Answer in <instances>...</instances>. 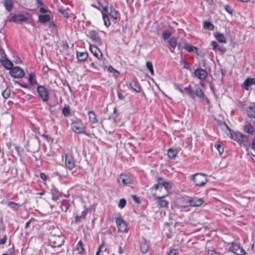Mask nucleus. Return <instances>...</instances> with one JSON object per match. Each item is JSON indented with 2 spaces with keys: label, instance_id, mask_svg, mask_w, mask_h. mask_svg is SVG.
Wrapping results in <instances>:
<instances>
[{
  "label": "nucleus",
  "instance_id": "nucleus-1",
  "mask_svg": "<svg viewBox=\"0 0 255 255\" xmlns=\"http://www.w3.org/2000/svg\"><path fill=\"white\" fill-rule=\"evenodd\" d=\"M162 180V178H158V183L155 184L151 188L152 191H155V192L152 193L155 198H163L167 196L169 194V189L172 187L171 183L166 181L161 182Z\"/></svg>",
  "mask_w": 255,
  "mask_h": 255
},
{
  "label": "nucleus",
  "instance_id": "nucleus-2",
  "mask_svg": "<svg viewBox=\"0 0 255 255\" xmlns=\"http://www.w3.org/2000/svg\"><path fill=\"white\" fill-rule=\"evenodd\" d=\"M184 200L186 202V204L180 203L178 205V209H180L181 211H187L188 210H186V209L189 207L200 206L204 203L202 198H192L190 196H186Z\"/></svg>",
  "mask_w": 255,
  "mask_h": 255
},
{
  "label": "nucleus",
  "instance_id": "nucleus-3",
  "mask_svg": "<svg viewBox=\"0 0 255 255\" xmlns=\"http://www.w3.org/2000/svg\"><path fill=\"white\" fill-rule=\"evenodd\" d=\"M192 180L197 186H203L208 181L206 174L201 173H197L194 174L192 176Z\"/></svg>",
  "mask_w": 255,
  "mask_h": 255
},
{
  "label": "nucleus",
  "instance_id": "nucleus-4",
  "mask_svg": "<svg viewBox=\"0 0 255 255\" xmlns=\"http://www.w3.org/2000/svg\"><path fill=\"white\" fill-rule=\"evenodd\" d=\"M117 181L120 185L124 186L132 184L133 178L129 175L122 173L118 177Z\"/></svg>",
  "mask_w": 255,
  "mask_h": 255
},
{
  "label": "nucleus",
  "instance_id": "nucleus-5",
  "mask_svg": "<svg viewBox=\"0 0 255 255\" xmlns=\"http://www.w3.org/2000/svg\"><path fill=\"white\" fill-rule=\"evenodd\" d=\"M71 128L75 133H77L80 134L86 133V128L81 120L73 122L71 124Z\"/></svg>",
  "mask_w": 255,
  "mask_h": 255
},
{
  "label": "nucleus",
  "instance_id": "nucleus-6",
  "mask_svg": "<svg viewBox=\"0 0 255 255\" xmlns=\"http://www.w3.org/2000/svg\"><path fill=\"white\" fill-rule=\"evenodd\" d=\"M10 74L15 78H21L24 76V72L19 67H12L9 71Z\"/></svg>",
  "mask_w": 255,
  "mask_h": 255
},
{
  "label": "nucleus",
  "instance_id": "nucleus-7",
  "mask_svg": "<svg viewBox=\"0 0 255 255\" xmlns=\"http://www.w3.org/2000/svg\"><path fill=\"white\" fill-rule=\"evenodd\" d=\"M229 251H232L236 255H245L246 251L239 244L233 243L231 247L229 248Z\"/></svg>",
  "mask_w": 255,
  "mask_h": 255
},
{
  "label": "nucleus",
  "instance_id": "nucleus-8",
  "mask_svg": "<svg viewBox=\"0 0 255 255\" xmlns=\"http://www.w3.org/2000/svg\"><path fill=\"white\" fill-rule=\"evenodd\" d=\"M39 96L44 102H47L49 100V93L47 89L43 86H38L37 88Z\"/></svg>",
  "mask_w": 255,
  "mask_h": 255
},
{
  "label": "nucleus",
  "instance_id": "nucleus-9",
  "mask_svg": "<svg viewBox=\"0 0 255 255\" xmlns=\"http://www.w3.org/2000/svg\"><path fill=\"white\" fill-rule=\"evenodd\" d=\"M65 165L69 170H72L75 166V161L73 157L70 154H65Z\"/></svg>",
  "mask_w": 255,
  "mask_h": 255
},
{
  "label": "nucleus",
  "instance_id": "nucleus-10",
  "mask_svg": "<svg viewBox=\"0 0 255 255\" xmlns=\"http://www.w3.org/2000/svg\"><path fill=\"white\" fill-rule=\"evenodd\" d=\"M194 74L195 77L202 81H204L208 76L207 71L201 68L195 69Z\"/></svg>",
  "mask_w": 255,
  "mask_h": 255
},
{
  "label": "nucleus",
  "instance_id": "nucleus-11",
  "mask_svg": "<svg viewBox=\"0 0 255 255\" xmlns=\"http://www.w3.org/2000/svg\"><path fill=\"white\" fill-rule=\"evenodd\" d=\"M89 37L94 43L98 45L102 44L101 38L98 36V33L95 30H91L89 32Z\"/></svg>",
  "mask_w": 255,
  "mask_h": 255
},
{
  "label": "nucleus",
  "instance_id": "nucleus-12",
  "mask_svg": "<svg viewBox=\"0 0 255 255\" xmlns=\"http://www.w3.org/2000/svg\"><path fill=\"white\" fill-rule=\"evenodd\" d=\"M50 243L53 248L59 247L64 243V240L60 237H54L50 239Z\"/></svg>",
  "mask_w": 255,
  "mask_h": 255
},
{
  "label": "nucleus",
  "instance_id": "nucleus-13",
  "mask_svg": "<svg viewBox=\"0 0 255 255\" xmlns=\"http://www.w3.org/2000/svg\"><path fill=\"white\" fill-rule=\"evenodd\" d=\"M116 224L119 232H123L126 230L127 226V224L121 217L117 219Z\"/></svg>",
  "mask_w": 255,
  "mask_h": 255
},
{
  "label": "nucleus",
  "instance_id": "nucleus-14",
  "mask_svg": "<svg viewBox=\"0 0 255 255\" xmlns=\"http://www.w3.org/2000/svg\"><path fill=\"white\" fill-rule=\"evenodd\" d=\"M28 20V18L25 15L20 14H14L12 17L9 18V21H13L14 22H20L26 21Z\"/></svg>",
  "mask_w": 255,
  "mask_h": 255
},
{
  "label": "nucleus",
  "instance_id": "nucleus-15",
  "mask_svg": "<svg viewBox=\"0 0 255 255\" xmlns=\"http://www.w3.org/2000/svg\"><path fill=\"white\" fill-rule=\"evenodd\" d=\"M255 85V78H247L242 85V88L246 90H249L250 86Z\"/></svg>",
  "mask_w": 255,
  "mask_h": 255
},
{
  "label": "nucleus",
  "instance_id": "nucleus-16",
  "mask_svg": "<svg viewBox=\"0 0 255 255\" xmlns=\"http://www.w3.org/2000/svg\"><path fill=\"white\" fill-rule=\"evenodd\" d=\"M149 249V242L143 239L140 242V252L142 254L146 253Z\"/></svg>",
  "mask_w": 255,
  "mask_h": 255
},
{
  "label": "nucleus",
  "instance_id": "nucleus-17",
  "mask_svg": "<svg viewBox=\"0 0 255 255\" xmlns=\"http://www.w3.org/2000/svg\"><path fill=\"white\" fill-rule=\"evenodd\" d=\"M51 194L52 200L54 201H57L62 196V193L54 187L51 189Z\"/></svg>",
  "mask_w": 255,
  "mask_h": 255
},
{
  "label": "nucleus",
  "instance_id": "nucleus-18",
  "mask_svg": "<svg viewBox=\"0 0 255 255\" xmlns=\"http://www.w3.org/2000/svg\"><path fill=\"white\" fill-rule=\"evenodd\" d=\"M0 62L6 69L10 70V69L13 67L12 62L8 60L6 56H5V58H0Z\"/></svg>",
  "mask_w": 255,
  "mask_h": 255
},
{
  "label": "nucleus",
  "instance_id": "nucleus-19",
  "mask_svg": "<svg viewBox=\"0 0 255 255\" xmlns=\"http://www.w3.org/2000/svg\"><path fill=\"white\" fill-rule=\"evenodd\" d=\"M129 85L131 89L137 93H139L141 91V87L140 84L137 80H132L129 82Z\"/></svg>",
  "mask_w": 255,
  "mask_h": 255
},
{
  "label": "nucleus",
  "instance_id": "nucleus-20",
  "mask_svg": "<svg viewBox=\"0 0 255 255\" xmlns=\"http://www.w3.org/2000/svg\"><path fill=\"white\" fill-rule=\"evenodd\" d=\"M244 131L250 134H254L255 128L249 122H246L243 127Z\"/></svg>",
  "mask_w": 255,
  "mask_h": 255
},
{
  "label": "nucleus",
  "instance_id": "nucleus-21",
  "mask_svg": "<svg viewBox=\"0 0 255 255\" xmlns=\"http://www.w3.org/2000/svg\"><path fill=\"white\" fill-rule=\"evenodd\" d=\"M169 49L172 53H174L175 49L177 45V40L176 37H172L168 40Z\"/></svg>",
  "mask_w": 255,
  "mask_h": 255
},
{
  "label": "nucleus",
  "instance_id": "nucleus-22",
  "mask_svg": "<svg viewBox=\"0 0 255 255\" xmlns=\"http://www.w3.org/2000/svg\"><path fill=\"white\" fill-rule=\"evenodd\" d=\"M90 50L95 56L100 59L102 56V53L100 49L95 45H90Z\"/></svg>",
  "mask_w": 255,
  "mask_h": 255
},
{
  "label": "nucleus",
  "instance_id": "nucleus-23",
  "mask_svg": "<svg viewBox=\"0 0 255 255\" xmlns=\"http://www.w3.org/2000/svg\"><path fill=\"white\" fill-rule=\"evenodd\" d=\"M89 116V122L92 124H95L98 123V120L97 118L95 113L93 111H90L88 112Z\"/></svg>",
  "mask_w": 255,
  "mask_h": 255
},
{
  "label": "nucleus",
  "instance_id": "nucleus-24",
  "mask_svg": "<svg viewBox=\"0 0 255 255\" xmlns=\"http://www.w3.org/2000/svg\"><path fill=\"white\" fill-rule=\"evenodd\" d=\"M6 205L7 207H8L14 212H17L21 207V205L19 204L12 201L7 202Z\"/></svg>",
  "mask_w": 255,
  "mask_h": 255
},
{
  "label": "nucleus",
  "instance_id": "nucleus-25",
  "mask_svg": "<svg viewBox=\"0 0 255 255\" xmlns=\"http://www.w3.org/2000/svg\"><path fill=\"white\" fill-rule=\"evenodd\" d=\"M246 112L248 116L251 119L255 118V106H250L247 108Z\"/></svg>",
  "mask_w": 255,
  "mask_h": 255
},
{
  "label": "nucleus",
  "instance_id": "nucleus-26",
  "mask_svg": "<svg viewBox=\"0 0 255 255\" xmlns=\"http://www.w3.org/2000/svg\"><path fill=\"white\" fill-rule=\"evenodd\" d=\"M88 57V54L86 52H77V58L79 61H84Z\"/></svg>",
  "mask_w": 255,
  "mask_h": 255
},
{
  "label": "nucleus",
  "instance_id": "nucleus-27",
  "mask_svg": "<svg viewBox=\"0 0 255 255\" xmlns=\"http://www.w3.org/2000/svg\"><path fill=\"white\" fill-rule=\"evenodd\" d=\"M214 36L218 42L224 43H226L227 40L223 33L217 32L214 33Z\"/></svg>",
  "mask_w": 255,
  "mask_h": 255
},
{
  "label": "nucleus",
  "instance_id": "nucleus-28",
  "mask_svg": "<svg viewBox=\"0 0 255 255\" xmlns=\"http://www.w3.org/2000/svg\"><path fill=\"white\" fill-rule=\"evenodd\" d=\"M38 20L40 23H45L50 20V16L49 14H40Z\"/></svg>",
  "mask_w": 255,
  "mask_h": 255
},
{
  "label": "nucleus",
  "instance_id": "nucleus-29",
  "mask_svg": "<svg viewBox=\"0 0 255 255\" xmlns=\"http://www.w3.org/2000/svg\"><path fill=\"white\" fill-rule=\"evenodd\" d=\"M183 90L184 93L186 92L187 94L192 98H194V92L192 90L191 85H189L187 87H185Z\"/></svg>",
  "mask_w": 255,
  "mask_h": 255
},
{
  "label": "nucleus",
  "instance_id": "nucleus-30",
  "mask_svg": "<svg viewBox=\"0 0 255 255\" xmlns=\"http://www.w3.org/2000/svg\"><path fill=\"white\" fill-rule=\"evenodd\" d=\"M178 151L176 149L169 148L167 151V155L169 158L174 159L177 155Z\"/></svg>",
  "mask_w": 255,
  "mask_h": 255
},
{
  "label": "nucleus",
  "instance_id": "nucleus-31",
  "mask_svg": "<svg viewBox=\"0 0 255 255\" xmlns=\"http://www.w3.org/2000/svg\"><path fill=\"white\" fill-rule=\"evenodd\" d=\"M4 6L7 11L10 12L13 7V3L12 0H4Z\"/></svg>",
  "mask_w": 255,
  "mask_h": 255
},
{
  "label": "nucleus",
  "instance_id": "nucleus-32",
  "mask_svg": "<svg viewBox=\"0 0 255 255\" xmlns=\"http://www.w3.org/2000/svg\"><path fill=\"white\" fill-rule=\"evenodd\" d=\"M196 96L198 98H200L202 100H203L205 98L204 94L200 88H196L194 92V96Z\"/></svg>",
  "mask_w": 255,
  "mask_h": 255
},
{
  "label": "nucleus",
  "instance_id": "nucleus-33",
  "mask_svg": "<svg viewBox=\"0 0 255 255\" xmlns=\"http://www.w3.org/2000/svg\"><path fill=\"white\" fill-rule=\"evenodd\" d=\"M110 12H109V15L113 18L114 19L117 18V12L114 8L113 5L111 4L109 7Z\"/></svg>",
  "mask_w": 255,
  "mask_h": 255
},
{
  "label": "nucleus",
  "instance_id": "nucleus-34",
  "mask_svg": "<svg viewBox=\"0 0 255 255\" xmlns=\"http://www.w3.org/2000/svg\"><path fill=\"white\" fill-rule=\"evenodd\" d=\"M28 81L32 86L37 84V82L35 79V75L33 73H29Z\"/></svg>",
  "mask_w": 255,
  "mask_h": 255
},
{
  "label": "nucleus",
  "instance_id": "nucleus-35",
  "mask_svg": "<svg viewBox=\"0 0 255 255\" xmlns=\"http://www.w3.org/2000/svg\"><path fill=\"white\" fill-rule=\"evenodd\" d=\"M70 206L69 203L67 200H63L61 203V208L63 211L66 212Z\"/></svg>",
  "mask_w": 255,
  "mask_h": 255
},
{
  "label": "nucleus",
  "instance_id": "nucleus-36",
  "mask_svg": "<svg viewBox=\"0 0 255 255\" xmlns=\"http://www.w3.org/2000/svg\"><path fill=\"white\" fill-rule=\"evenodd\" d=\"M185 49L189 52L196 53L198 52V49L196 46L188 45V44H185Z\"/></svg>",
  "mask_w": 255,
  "mask_h": 255
},
{
  "label": "nucleus",
  "instance_id": "nucleus-37",
  "mask_svg": "<svg viewBox=\"0 0 255 255\" xmlns=\"http://www.w3.org/2000/svg\"><path fill=\"white\" fill-rule=\"evenodd\" d=\"M159 200L157 202L158 205L161 208L167 207L168 205V201L163 198H157Z\"/></svg>",
  "mask_w": 255,
  "mask_h": 255
},
{
  "label": "nucleus",
  "instance_id": "nucleus-38",
  "mask_svg": "<svg viewBox=\"0 0 255 255\" xmlns=\"http://www.w3.org/2000/svg\"><path fill=\"white\" fill-rule=\"evenodd\" d=\"M102 13L105 25L107 27H109L111 24V22L108 16L103 11H102Z\"/></svg>",
  "mask_w": 255,
  "mask_h": 255
},
{
  "label": "nucleus",
  "instance_id": "nucleus-39",
  "mask_svg": "<svg viewBox=\"0 0 255 255\" xmlns=\"http://www.w3.org/2000/svg\"><path fill=\"white\" fill-rule=\"evenodd\" d=\"M62 114L65 117H68L70 115V108L68 105H65L62 109Z\"/></svg>",
  "mask_w": 255,
  "mask_h": 255
},
{
  "label": "nucleus",
  "instance_id": "nucleus-40",
  "mask_svg": "<svg viewBox=\"0 0 255 255\" xmlns=\"http://www.w3.org/2000/svg\"><path fill=\"white\" fill-rule=\"evenodd\" d=\"M204 29L208 30H213L214 28V25L210 22L205 21L203 24Z\"/></svg>",
  "mask_w": 255,
  "mask_h": 255
},
{
  "label": "nucleus",
  "instance_id": "nucleus-41",
  "mask_svg": "<svg viewBox=\"0 0 255 255\" xmlns=\"http://www.w3.org/2000/svg\"><path fill=\"white\" fill-rule=\"evenodd\" d=\"M146 67L149 70L151 75H154V70L152 63L151 61H147L146 62Z\"/></svg>",
  "mask_w": 255,
  "mask_h": 255
},
{
  "label": "nucleus",
  "instance_id": "nucleus-42",
  "mask_svg": "<svg viewBox=\"0 0 255 255\" xmlns=\"http://www.w3.org/2000/svg\"><path fill=\"white\" fill-rule=\"evenodd\" d=\"M2 96L4 99L8 98L10 95V90L9 89L6 88L4 91L2 92Z\"/></svg>",
  "mask_w": 255,
  "mask_h": 255
},
{
  "label": "nucleus",
  "instance_id": "nucleus-43",
  "mask_svg": "<svg viewBox=\"0 0 255 255\" xmlns=\"http://www.w3.org/2000/svg\"><path fill=\"white\" fill-rule=\"evenodd\" d=\"M171 35V32L168 30H164L162 33V37L164 40L169 38Z\"/></svg>",
  "mask_w": 255,
  "mask_h": 255
},
{
  "label": "nucleus",
  "instance_id": "nucleus-44",
  "mask_svg": "<svg viewBox=\"0 0 255 255\" xmlns=\"http://www.w3.org/2000/svg\"><path fill=\"white\" fill-rule=\"evenodd\" d=\"M215 147L218 150L220 155L223 153L224 151V147L221 144L219 143H216L215 144Z\"/></svg>",
  "mask_w": 255,
  "mask_h": 255
},
{
  "label": "nucleus",
  "instance_id": "nucleus-45",
  "mask_svg": "<svg viewBox=\"0 0 255 255\" xmlns=\"http://www.w3.org/2000/svg\"><path fill=\"white\" fill-rule=\"evenodd\" d=\"M77 250L79 251V253L81 254L84 252V249L83 246V244L81 241H80L77 245Z\"/></svg>",
  "mask_w": 255,
  "mask_h": 255
},
{
  "label": "nucleus",
  "instance_id": "nucleus-46",
  "mask_svg": "<svg viewBox=\"0 0 255 255\" xmlns=\"http://www.w3.org/2000/svg\"><path fill=\"white\" fill-rule=\"evenodd\" d=\"M58 11L61 13L63 16L65 18H69V14L67 10L65 9H63L62 8H58Z\"/></svg>",
  "mask_w": 255,
  "mask_h": 255
},
{
  "label": "nucleus",
  "instance_id": "nucleus-47",
  "mask_svg": "<svg viewBox=\"0 0 255 255\" xmlns=\"http://www.w3.org/2000/svg\"><path fill=\"white\" fill-rule=\"evenodd\" d=\"M224 7L226 11H227L229 13L231 14L233 13L234 10L231 6L229 5H225Z\"/></svg>",
  "mask_w": 255,
  "mask_h": 255
},
{
  "label": "nucleus",
  "instance_id": "nucleus-48",
  "mask_svg": "<svg viewBox=\"0 0 255 255\" xmlns=\"http://www.w3.org/2000/svg\"><path fill=\"white\" fill-rule=\"evenodd\" d=\"M126 200L125 199H122L119 201V207L121 208H123L126 206Z\"/></svg>",
  "mask_w": 255,
  "mask_h": 255
},
{
  "label": "nucleus",
  "instance_id": "nucleus-49",
  "mask_svg": "<svg viewBox=\"0 0 255 255\" xmlns=\"http://www.w3.org/2000/svg\"><path fill=\"white\" fill-rule=\"evenodd\" d=\"M174 88L178 90L182 94H184V90L180 87V85L179 84H175L174 85Z\"/></svg>",
  "mask_w": 255,
  "mask_h": 255
},
{
  "label": "nucleus",
  "instance_id": "nucleus-50",
  "mask_svg": "<svg viewBox=\"0 0 255 255\" xmlns=\"http://www.w3.org/2000/svg\"><path fill=\"white\" fill-rule=\"evenodd\" d=\"M211 45L214 50H216L219 46V44L216 41H212Z\"/></svg>",
  "mask_w": 255,
  "mask_h": 255
},
{
  "label": "nucleus",
  "instance_id": "nucleus-51",
  "mask_svg": "<svg viewBox=\"0 0 255 255\" xmlns=\"http://www.w3.org/2000/svg\"><path fill=\"white\" fill-rule=\"evenodd\" d=\"M218 50L221 52L222 53H224L226 51V48L223 46H218Z\"/></svg>",
  "mask_w": 255,
  "mask_h": 255
},
{
  "label": "nucleus",
  "instance_id": "nucleus-52",
  "mask_svg": "<svg viewBox=\"0 0 255 255\" xmlns=\"http://www.w3.org/2000/svg\"><path fill=\"white\" fill-rule=\"evenodd\" d=\"M177 252L175 249L171 250L167 254V255H177Z\"/></svg>",
  "mask_w": 255,
  "mask_h": 255
},
{
  "label": "nucleus",
  "instance_id": "nucleus-53",
  "mask_svg": "<svg viewBox=\"0 0 255 255\" xmlns=\"http://www.w3.org/2000/svg\"><path fill=\"white\" fill-rule=\"evenodd\" d=\"M7 240V237L6 235H4V237L0 239V244L3 245L4 244Z\"/></svg>",
  "mask_w": 255,
  "mask_h": 255
},
{
  "label": "nucleus",
  "instance_id": "nucleus-54",
  "mask_svg": "<svg viewBox=\"0 0 255 255\" xmlns=\"http://www.w3.org/2000/svg\"><path fill=\"white\" fill-rule=\"evenodd\" d=\"M102 7V10H101V11H103L105 13H106L107 14L108 13H109V8H108V6H103L102 5H101Z\"/></svg>",
  "mask_w": 255,
  "mask_h": 255
},
{
  "label": "nucleus",
  "instance_id": "nucleus-55",
  "mask_svg": "<svg viewBox=\"0 0 255 255\" xmlns=\"http://www.w3.org/2000/svg\"><path fill=\"white\" fill-rule=\"evenodd\" d=\"M132 198L136 203H139L140 202V199L136 195H132Z\"/></svg>",
  "mask_w": 255,
  "mask_h": 255
},
{
  "label": "nucleus",
  "instance_id": "nucleus-56",
  "mask_svg": "<svg viewBox=\"0 0 255 255\" xmlns=\"http://www.w3.org/2000/svg\"><path fill=\"white\" fill-rule=\"evenodd\" d=\"M6 54H5L4 50L0 48V58H5Z\"/></svg>",
  "mask_w": 255,
  "mask_h": 255
},
{
  "label": "nucleus",
  "instance_id": "nucleus-57",
  "mask_svg": "<svg viewBox=\"0 0 255 255\" xmlns=\"http://www.w3.org/2000/svg\"><path fill=\"white\" fill-rule=\"evenodd\" d=\"M178 43H181V45L183 47V48H185V44H187V43L186 42V40L184 39H181L180 41Z\"/></svg>",
  "mask_w": 255,
  "mask_h": 255
},
{
  "label": "nucleus",
  "instance_id": "nucleus-58",
  "mask_svg": "<svg viewBox=\"0 0 255 255\" xmlns=\"http://www.w3.org/2000/svg\"><path fill=\"white\" fill-rule=\"evenodd\" d=\"M39 11L42 13H46L48 12V9L44 7H41L40 8Z\"/></svg>",
  "mask_w": 255,
  "mask_h": 255
},
{
  "label": "nucleus",
  "instance_id": "nucleus-59",
  "mask_svg": "<svg viewBox=\"0 0 255 255\" xmlns=\"http://www.w3.org/2000/svg\"><path fill=\"white\" fill-rule=\"evenodd\" d=\"M87 212H88V209H86L84 211H83L82 213H81V215L80 216L82 218H85L87 213Z\"/></svg>",
  "mask_w": 255,
  "mask_h": 255
},
{
  "label": "nucleus",
  "instance_id": "nucleus-60",
  "mask_svg": "<svg viewBox=\"0 0 255 255\" xmlns=\"http://www.w3.org/2000/svg\"><path fill=\"white\" fill-rule=\"evenodd\" d=\"M186 197H182L181 198V199H180L178 201V203H177V207L178 208V205L180 203H181L182 204H186V202L184 201V199Z\"/></svg>",
  "mask_w": 255,
  "mask_h": 255
},
{
  "label": "nucleus",
  "instance_id": "nucleus-61",
  "mask_svg": "<svg viewBox=\"0 0 255 255\" xmlns=\"http://www.w3.org/2000/svg\"><path fill=\"white\" fill-rule=\"evenodd\" d=\"M40 177L42 180L44 181H45L47 179V176L44 173H41L40 174Z\"/></svg>",
  "mask_w": 255,
  "mask_h": 255
},
{
  "label": "nucleus",
  "instance_id": "nucleus-62",
  "mask_svg": "<svg viewBox=\"0 0 255 255\" xmlns=\"http://www.w3.org/2000/svg\"><path fill=\"white\" fill-rule=\"evenodd\" d=\"M108 70L110 72H117V71L112 66H109L108 67Z\"/></svg>",
  "mask_w": 255,
  "mask_h": 255
},
{
  "label": "nucleus",
  "instance_id": "nucleus-63",
  "mask_svg": "<svg viewBox=\"0 0 255 255\" xmlns=\"http://www.w3.org/2000/svg\"><path fill=\"white\" fill-rule=\"evenodd\" d=\"M252 148L253 149L255 150V137L252 140Z\"/></svg>",
  "mask_w": 255,
  "mask_h": 255
},
{
  "label": "nucleus",
  "instance_id": "nucleus-64",
  "mask_svg": "<svg viewBox=\"0 0 255 255\" xmlns=\"http://www.w3.org/2000/svg\"><path fill=\"white\" fill-rule=\"evenodd\" d=\"M210 255H221L220 254H219L213 250L210 251Z\"/></svg>",
  "mask_w": 255,
  "mask_h": 255
}]
</instances>
